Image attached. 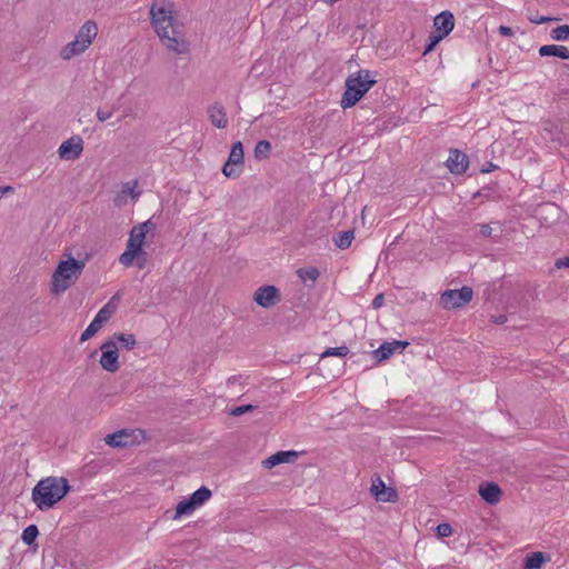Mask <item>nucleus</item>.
Returning a JSON list of instances; mask_svg holds the SVG:
<instances>
[{"label": "nucleus", "instance_id": "f257e3e1", "mask_svg": "<svg viewBox=\"0 0 569 569\" xmlns=\"http://www.w3.org/2000/svg\"><path fill=\"white\" fill-rule=\"evenodd\" d=\"M70 491L69 482L63 477H47L32 489L31 498L37 508L47 511L53 508Z\"/></svg>", "mask_w": 569, "mask_h": 569}, {"label": "nucleus", "instance_id": "f03ea898", "mask_svg": "<svg viewBox=\"0 0 569 569\" xmlns=\"http://www.w3.org/2000/svg\"><path fill=\"white\" fill-rule=\"evenodd\" d=\"M84 261L70 257L60 261L51 277V292L60 295L68 290L81 276L84 269Z\"/></svg>", "mask_w": 569, "mask_h": 569}, {"label": "nucleus", "instance_id": "7ed1b4c3", "mask_svg": "<svg viewBox=\"0 0 569 569\" xmlns=\"http://www.w3.org/2000/svg\"><path fill=\"white\" fill-rule=\"evenodd\" d=\"M98 30V24L93 20H87L79 28L74 39L60 49L59 57L63 61H70L83 54L97 38Z\"/></svg>", "mask_w": 569, "mask_h": 569}, {"label": "nucleus", "instance_id": "20e7f679", "mask_svg": "<svg viewBox=\"0 0 569 569\" xmlns=\"http://www.w3.org/2000/svg\"><path fill=\"white\" fill-rule=\"evenodd\" d=\"M376 83V80L370 79L368 70H360L351 74L346 80V90L342 94L340 106L342 109L353 107Z\"/></svg>", "mask_w": 569, "mask_h": 569}, {"label": "nucleus", "instance_id": "39448f33", "mask_svg": "<svg viewBox=\"0 0 569 569\" xmlns=\"http://www.w3.org/2000/svg\"><path fill=\"white\" fill-rule=\"evenodd\" d=\"M150 26L158 38L169 42L166 29L177 22L173 3L168 0H154L149 8Z\"/></svg>", "mask_w": 569, "mask_h": 569}, {"label": "nucleus", "instance_id": "423d86ee", "mask_svg": "<svg viewBox=\"0 0 569 569\" xmlns=\"http://www.w3.org/2000/svg\"><path fill=\"white\" fill-rule=\"evenodd\" d=\"M166 32L170 39L169 42L164 41L162 38H159L160 43L166 49L178 56L187 54L189 52L190 43L186 38L183 26L181 23L178 21L174 22L168 29H166Z\"/></svg>", "mask_w": 569, "mask_h": 569}, {"label": "nucleus", "instance_id": "0eeeda50", "mask_svg": "<svg viewBox=\"0 0 569 569\" xmlns=\"http://www.w3.org/2000/svg\"><path fill=\"white\" fill-rule=\"evenodd\" d=\"M472 297V288L465 286L457 290H446L441 295L440 301L446 309H457L468 305Z\"/></svg>", "mask_w": 569, "mask_h": 569}, {"label": "nucleus", "instance_id": "6e6552de", "mask_svg": "<svg viewBox=\"0 0 569 569\" xmlns=\"http://www.w3.org/2000/svg\"><path fill=\"white\" fill-rule=\"evenodd\" d=\"M243 167V147L240 141L232 144L228 161L222 168V173L227 178H238L242 172Z\"/></svg>", "mask_w": 569, "mask_h": 569}, {"label": "nucleus", "instance_id": "1a4fd4ad", "mask_svg": "<svg viewBox=\"0 0 569 569\" xmlns=\"http://www.w3.org/2000/svg\"><path fill=\"white\" fill-rule=\"evenodd\" d=\"M140 437H143L142 430L121 429L113 433L107 435L104 441L110 447L122 448L138 443Z\"/></svg>", "mask_w": 569, "mask_h": 569}, {"label": "nucleus", "instance_id": "9d476101", "mask_svg": "<svg viewBox=\"0 0 569 569\" xmlns=\"http://www.w3.org/2000/svg\"><path fill=\"white\" fill-rule=\"evenodd\" d=\"M280 300V290L271 284L259 287L253 293V301L266 309L276 306Z\"/></svg>", "mask_w": 569, "mask_h": 569}, {"label": "nucleus", "instance_id": "9b49d317", "mask_svg": "<svg viewBox=\"0 0 569 569\" xmlns=\"http://www.w3.org/2000/svg\"><path fill=\"white\" fill-rule=\"evenodd\" d=\"M101 349V358L100 365L108 372H116L119 369V353L118 348L114 346V340H108L103 342L100 347Z\"/></svg>", "mask_w": 569, "mask_h": 569}, {"label": "nucleus", "instance_id": "f8f14e48", "mask_svg": "<svg viewBox=\"0 0 569 569\" xmlns=\"http://www.w3.org/2000/svg\"><path fill=\"white\" fill-rule=\"evenodd\" d=\"M83 151V140L79 136L71 137L63 141L59 149L58 154L62 160H76Z\"/></svg>", "mask_w": 569, "mask_h": 569}, {"label": "nucleus", "instance_id": "ddd939ff", "mask_svg": "<svg viewBox=\"0 0 569 569\" xmlns=\"http://www.w3.org/2000/svg\"><path fill=\"white\" fill-rule=\"evenodd\" d=\"M409 346L408 341L393 340L390 342H383L380 345L378 349H376L372 355L373 358L378 361H385L389 359L395 353L402 352Z\"/></svg>", "mask_w": 569, "mask_h": 569}, {"label": "nucleus", "instance_id": "4468645a", "mask_svg": "<svg viewBox=\"0 0 569 569\" xmlns=\"http://www.w3.org/2000/svg\"><path fill=\"white\" fill-rule=\"evenodd\" d=\"M138 181L131 180L122 183L121 191L116 194L113 198V203L116 207H123L128 203V198H130L133 202L138 201L141 192L137 190Z\"/></svg>", "mask_w": 569, "mask_h": 569}, {"label": "nucleus", "instance_id": "2eb2a0df", "mask_svg": "<svg viewBox=\"0 0 569 569\" xmlns=\"http://www.w3.org/2000/svg\"><path fill=\"white\" fill-rule=\"evenodd\" d=\"M448 170L453 174H462L469 166V159L466 153L458 149L450 150L449 157L446 161Z\"/></svg>", "mask_w": 569, "mask_h": 569}, {"label": "nucleus", "instance_id": "dca6fc26", "mask_svg": "<svg viewBox=\"0 0 569 569\" xmlns=\"http://www.w3.org/2000/svg\"><path fill=\"white\" fill-rule=\"evenodd\" d=\"M370 491L377 501L395 502L398 498L396 490L392 488H387L385 482L379 477L372 481Z\"/></svg>", "mask_w": 569, "mask_h": 569}, {"label": "nucleus", "instance_id": "f3484780", "mask_svg": "<svg viewBox=\"0 0 569 569\" xmlns=\"http://www.w3.org/2000/svg\"><path fill=\"white\" fill-rule=\"evenodd\" d=\"M433 26L438 32V36L445 38L452 31L455 27V17L450 11H442L436 16Z\"/></svg>", "mask_w": 569, "mask_h": 569}, {"label": "nucleus", "instance_id": "a211bd4d", "mask_svg": "<svg viewBox=\"0 0 569 569\" xmlns=\"http://www.w3.org/2000/svg\"><path fill=\"white\" fill-rule=\"evenodd\" d=\"M153 228L154 223H152L151 220H147L134 226L130 231L128 241L138 244L140 248H143L146 236Z\"/></svg>", "mask_w": 569, "mask_h": 569}, {"label": "nucleus", "instance_id": "6ab92c4d", "mask_svg": "<svg viewBox=\"0 0 569 569\" xmlns=\"http://www.w3.org/2000/svg\"><path fill=\"white\" fill-rule=\"evenodd\" d=\"M208 116L212 126L224 129L228 126V118L222 104L216 102L208 108Z\"/></svg>", "mask_w": 569, "mask_h": 569}, {"label": "nucleus", "instance_id": "aec40b11", "mask_svg": "<svg viewBox=\"0 0 569 569\" xmlns=\"http://www.w3.org/2000/svg\"><path fill=\"white\" fill-rule=\"evenodd\" d=\"M479 495L489 505H496L500 500L501 489L495 482H485L479 487Z\"/></svg>", "mask_w": 569, "mask_h": 569}, {"label": "nucleus", "instance_id": "412c9836", "mask_svg": "<svg viewBox=\"0 0 569 569\" xmlns=\"http://www.w3.org/2000/svg\"><path fill=\"white\" fill-rule=\"evenodd\" d=\"M143 254V248L127 241L126 250L120 254L119 262L124 267H131L136 257Z\"/></svg>", "mask_w": 569, "mask_h": 569}, {"label": "nucleus", "instance_id": "4be33fe9", "mask_svg": "<svg viewBox=\"0 0 569 569\" xmlns=\"http://www.w3.org/2000/svg\"><path fill=\"white\" fill-rule=\"evenodd\" d=\"M298 453L296 451H279L270 457H268L266 460L262 461L263 467L271 469L276 467L277 465L289 462L292 459L297 458Z\"/></svg>", "mask_w": 569, "mask_h": 569}, {"label": "nucleus", "instance_id": "5701e85b", "mask_svg": "<svg viewBox=\"0 0 569 569\" xmlns=\"http://www.w3.org/2000/svg\"><path fill=\"white\" fill-rule=\"evenodd\" d=\"M539 54L541 57H558L563 60L569 59V50L565 46L558 44H546L539 48Z\"/></svg>", "mask_w": 569, "mask_h": 569}, {"label": "nucleus", "instance_id": "b1692460", "mask_svg": "<svg viewBox=\"0 0 569 569\" xmlns=\"http://www.w3.org/2000/svg\"><path fill=\"white\" fill-rule=\"evenodd\" d=\"M109 340H114V346L117 348L118 345H120L127 350L133 349L137 345L136 337L131 333H114Z\"/></svg>", "mask_w": 569, "mask_h": 569}, {"label": "nucleus", "instance_id": "393cba45", "mask_svg": "<svg viewBox=\"0 0 569 569\" xmlns=\"http://www.w3.org/2000/svg\"><path fill=\"white\" fill-rule=\"evenodd\" d=\"M116 312V306L112 300L108 301L94 316L93 320L97 321L101 327L110 320L112 315Z\"/></svg>", "mask_w": 569, "mask_h": 569}, {"label": "nucleus", "instance_id": "a878e982", "mask_svg": "<svg viewBox=\"0 0 569 569\" xmlns=\"http://www.w3.org/2000/svg\"><path fill=\"white\" fill-rule=\"evenodd\" d=\"M355 239L353 231H341L333 237V242L339 249H347L351 246Z\"/></svg>", "mask_w": 569, "mask_h": 569}, {"label": "nucleus", "instance_id": "bb28decb", "mask_svg": "<svg viewBox=\"0 0 569 569\" xmlns=\"http://www.w3.org/2000/svg\"><path fill=\"white\" fill-rule=\"evenodd\" d=\"M211 497V491L207 487H201L196 490L191 496L190 500L198 508L202 506L206 501H208Z\"/></svg>", "mask_w": 569, "mask_h": 569}, {"label": "nucleus", "instance_id": "cd10ccee", "mask_svg": "<svg viewBox=\"0 0 569 569\" xmlns=\"http://www.w3.org/2000/svg\"><path fill=\"white\" fill-rule=\"evenodd\" d=\"M271 152V143L268 140H260L257 142L253 154L257 160H263L269 157Z\"/></svg>", "mask_w": 569, "mask_h": 569}, {"label": "nucleus", "instance_id": "c85d7f7f", "mask_svg": "<svg viewBox=\"0 0 569 569\" xmlns=\"http://www.w3.org/2000/svg\"><path fill=\"white\" fill-rule=\"evenodd\" d=\"M299 279L307 283L308 281L315 282L319 278V270L316 267L301 268L297 271Z\"/></svg>", "mask_w": 569, "mask_h": 569}, {"label": "nucleus", "instance_id": "c756f323", "mask_svg": "<svg viewBox=\"0 0 569 569\" xmlns=\"http://www.w3.org/2000/svg\"><path fill=\"white\" fill-rule=\"evenodd\" d=\"M196 509L197 507L190 499H184L177 505L176 515L173 519H178L179 517L184 515H191Z\"/></svg>", "mask_w": 569, "mask_h": 569}, {"label": "nucleus", "instance_id": "7c9ffc66", "mask_svg": "<svg viewBox=\"0 0 569 569\" xmlns=\"http://www.w3.org/2000/svg\"><path fill=\"white\" fill-rule=\"evenodd\" d=\"M38 535V527L36 525H30L23 529L21 539L26 545L31 546L36 541Z\"/></svg>", "mask_w": 569, "mask_h": 569}, {"label": "nucleus", "instance_id": "2f4dec72", "mask_svg": "<svg viewBox=\"0 0 569 569\" xmlns=\"http://www.w3.org/2000/svg\"><path fill=\"white\" fill-rule=\"evenodd\" d=\"M543 562V556L541 552H533L527 556L525 561V569H540Z\"/></svg>", "mask_w": 569, "mask_h": 569}, {"label": "nucleus", "instance_id": "473e14b6", "mask_svg": "<svg viewBox=\"0 0 569 569\" xmlns=\"http://www.w3.org/2000/svg\"><path fill=\"white\" fill-rule=\"evenodd\" d=\"M349 353V348L346 346L336 347V348H327L320 356V359L323 360L328 357H339L343 358Z\"/></svg>", "mask_w": 569, "mask_h": 569}, {"label": "nucleus", "instance_id": "72a5a7b5", "mask_svg": "<svg viewBox=\"0 0 569 569\" xmlns=\"http://www.w3.org/2000/svg\"><path fill=\"white\" fill-rule=\"evenodd\" d=\"M550 37L555 41H566L569 39V26L562 24L553 28L550 32Z\"/></svg>", "mask_w": 569, "mask_h": 569}, {"label": "nucleus", "instance_id": "f704fd0d", "mask_svg": "<svg viewBox=\"0 0 569 569\" xmlns=\"http://www.w3.org/2000/svg\"><path fill=\"white\" fill-rule=\"evenodd\" d=\"M102 327L97 323L96 320H92L86 330L81 333L80 341H87L92 338Z\"/></svg>", "mask_w": 569, "mask_h": 569}, {"label": "nucleus", "instance_id": "c9c22d12", "mask_svg": "<svg viewBox=\"0 0 569 569\" xmlns=\"http://www.w3.org/2000/svg\"><path fill=\"white\" fill-rule=\"evenodd\" d=\"M437 535L441 538H446L452 535V528L449 523H440L437 526Z\"/></svg>", "mask_w": 569, "mask_h": 569}, {"label": "nucleus", "instance_id": "e433bc0d", "mask_svg": "<svg viewBox=\"0 0 569 569\" xmlns=\"http://www.w3.org/2000/svg\"><path fill=\"white\" fill-rule=\"evenodd\" d=\"M443 39L441 36H438V34H432L429 37V43L426 46V49L423 51V56H426L427 53H429L430 51L433 50V48L437 46V43Z\"/></svg>", "mask_w": 569, "mask_h": 569}, {"label": "nucleus", "instance_id": "4c0bfd02", "mask_svg": "<svg viewBox=\"0 0 569 569\" xmlns=\"http://www.w3.org/2000/svg\"><path fill=\"white\" fill-rule=\"evenodd\" d=\"M112 113H113L112 110H104V109L99 108L97 110L96 117L100 122H104L112 117Z\"/></svg>", "mask_w": 569, "mask_h": 569}, {"label": "nucleus", "instance_id": "58836bf2", "mask_svg": "<svg viewBox=\"0 0 569 569\" xmlns=\"http://www.w3.org/2000/svg\"><path fill=\"white\" fill-rule=\"evenodd\" d=\"M253 409V406L252 405H244V406H239V407H236L234 409L231 410V415L232 416H241L250 410Z\"/></svg>", "mask_w": 569, "mask_h": 569}, {"label": "nucleus", "instance_id": "ea45409f", "mask_svg": "<svg viewBox=\"0 0 569 569\" xmlns=\"http://www.w3.org/2000/svg\"><path fill=\"white\" fill-rule=\"evenodd\" d=\"M479 227H480L479 232L482 237L488 238L491 236L492 228L489 224L483 223V224H480Z\"/></svg>", "mask_w": 569, "mask_h": 569}, {"label": "nucleus", "instance_id": "a19ab883", "mask_svg": "<svg viewBox=\"0 0 569 569\" xmlns=\"http://www.w3.org/2000/svg\"><path fill=\"white\" fill-rule=\"evenodd\" d=\"M498 31L502 37H512L515 34L512 28L508 26H500Z\"/></svg>", "mask_w": 569, "mask_h": 569}, {"label": "nucleus", "instance_id": "79ce46f5", "mask_svg": "<svg viewBox=\"0 0 569 569\" xmlns=\"http://www.w3.org/2000/svg\"><path fill=\"white\" fill-rule=\"evenodd\" d=\"M556 20H559L558 18H552V17H537L535 19H531V22L536 23V24H541V23H545V22H548V21H556Z\"/></svg>", "mask_w": 569, "mask_h": 569}, {"label": "nucleus", "instance_id": "37998d69", "mask_svg": "<svg viewBox=\"0 0 569 569\" xmlns=\"http://www.w3.org/2000/svg\"><path fill=\"white\" fill-rule=\"evenodd\" d=\"M385 297L382 293L377 295L372 300V308L378 309L383 305Z\"/></svg>", "mask_w": 569, "mask_h": 569}, {"label": "nucleus", "instance_id": "c03bdc74", "mask_svg": "<svg viewBox=\"0 0 569 569\" xmlns=\"http://www.w3.org/2000/svg\"><path fill=\"white\" fill-rule=\"evenodd\" d=\"M147 264V257L146 254H141L139 257H136V266L139 268V269H143Z\"/></svg>", "mask_w": 569, "mask_h": 569}, {"label": "nucleus", "instance_id": "a18cd8bd", "mask_svg": "<svg viewBox=\"0 0 569 569\" xmlns=\"http://www.w3.org/2000/svg\"><path fill=\"white\" fill-rule=\"evenodd\" d=\"M556 267L558 269L569 268V257L560 258L556 261Z\"/></svg>", "mask_w": 569, "mask_h": 569}, {"label": "nucleus", "instance_id": "49530a36", "mask_svg": "<svg viewBox=\"0 0 569 569\" xmlns=\"http://www.w3.org/2000/svg\"><path fill=\"white\" fill-rule=\"evenodd\" d=\"M13 192V187L11 186H6V187H0V199L7 194V193H11Z\"/></svg>", "mask_w": 569, "mask_h": 569}, {"label": "nucleus", "instance_id": "de8ad7c7", "mask_svg": "<svg viewBox=\"0 0 569 569\" xmlns=\"http://www.w3.org/2000/svg\"><path fill=\"white\" fill-rule=\"evenodd\" d=\"M495 169H497V166L491 163V162H489L488 166L482 169V172H491Z\"/></svg>", "mask_w": 569, "mask_h": 569}, {"label": "nucleus", "instance_id": "09e8293b", "mask_svg": "<svg viewBox=\"0 0 569 569\" xmlns=\"http://www.w3.org/2000/svg\"><path fill=\"white\" fill-rule=\"evenodd\" d=\"M493 321L497 323H505L507 321V318H506V316H499V317L495 318Z\"/></svg>", "mask_w": 569, "mask_h": 569}]
</instances>
